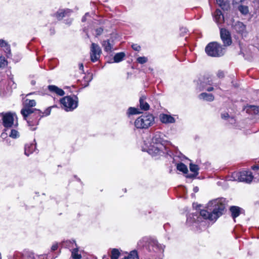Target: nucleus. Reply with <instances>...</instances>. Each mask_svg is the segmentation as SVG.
I'll use <instances>...</instances> for the list:
<instances>
[{
	"instance_id": "nucleus-50",
	"label": "nucleus",
	"mask_w": 259,
	"mask_h": 259,
	"mask_svg": "<svg viewBox=\"0 0 259 259\" xmlns=\"http://www.w3.org/2000/svg\"><path fill=\"white\" fill-rule=\"evenodd\" d=\"M231 120H232V121H234V119H233V118H231Z\"/></svg>"
},
{
	"instance_id": "nucleus-35",
	"label": "nucleus",
	"mask_w": 259,
	"mask_h": 259,
	"mask_svg": "<svg viewBox=\"0 0 259 259\" xmlns=\"http://www.w3.org/2000/svg\"><path fill=\"white\" fill-rule=\"evenodd\" d=\"M148 59L145 57H140L137 58V61L140 64H144L147 62Z\"/></svg>"
},
{
	"instance_id": "nucleus-17",
	"label": "nucleus",
	"mask_w": 259,
	"mask_h": 259,
	"mask_svg": "<svg viewBox=\"0 0 259 259\" xmlns=\"http://www.w3.org/2000/svg\"><path fill=\"white\" fill-rule=\"evenodd\" d=\"M214 18L216 23L219 24L222 23L224 21V16L221 10H217L214 14Z\"/></svg>"
},
{
	"instance_id": "nucleus-25",
	"label": "nucleus",
	"mask_w": 259,
	"mask_h": 259,
	"mask_svg": "<svg viewBox=\"0 0 259 259\" xmlns=\"http://www.w3.org/2000/svg\"><path fill=\"white\" fill-rule=\"evenodd\" d=\"M216 2L223 9H227L228 6V0H216Z\"/></svg>"
},
{
	"instance_id": "nucleus-39",
	"label": "nucleus",
	"mask_w": 259,
	"mask_h": 259,
	"mask_svg": "<svg viewBox=\"0 0 259 259\" xmlns=\"http://www.w3.org/2000/svg\"><path fill=\"white\" fill-rule=\"evenodd\" d=\"M103 31V28L100 27V28H97L96 29V35H101L102 32Z\"/></svg>"
},
{
	"instance_id": "nucleus-31",
	"label": "nucleus",
	"mask_w": 259,
	"mask_h": 259,
	"mask_svg": "<svg viewBox=\"0 0 259 259\" xmlns=\"http://www.w3.org/2000/svg\"><path fill=\"white\" fill-rule=\"evenodd\" d=\"M140 113L139 109L134 107H130L128 109V114L130 115L137 114Z\"/></svg>"
},
{
	"instance_id": "nucleus-40",
	"label": "nucleus",
	"mask_w": 259,
	"mask_h": 259,
	"mask_svg": "<svg viewBox=\"0 0 259 259\" xmlns=\"http://www.w3.org/2000/svg\"><path fill=\"white\" fill-rule=\"evenodd\" d=\"M8 44L4 40L0 39V47H5Z\"/></svg>"
},
{
	"instance_id": "nucleus-26",
	"label": "nucleus",
	"mask_w": 259,
	"mask_h": 259,
	"mask_svg": "<svg viewBox=\"0 0 259 259\" xmlns=\"http://www.w3.org/2000/svg\"><path fill=\"white\" fill-rule=\"evenodd\" d=\"M63 245L67 248H71L73 247L74 246H76V244L73 240H66L63 242Z\"/></svg>"
},
{
	"instance_id": "nucleus-30",
	"label": "nucleus",
	"mask_w": 259,
	"mask_h": 259,
	"mask_svg": "<svg viewBox=\"0 0 259 259\" xmlns=\"http://www.w3.org/2000/svg\"><path fill=\"white\" fill-rule=\"evenodd\" d=\"M9 135L10 137L13 139H16L19 137L20 135L19 132L15 130H11L9 134Z\"/></svg>"
},
{
	"instance_id": "nucleus-33",
	"label": "nucleus",
	"mask_w": 259,
	"mask_h": 259,
	"mask_svg": "<svg viewBox=\"0 0 259 259\" xmlns=\"http://www.w3.org/2000/svg\"><path fill=\"white\" fill-rule=\"evenodd\" d=\"M239 11L243 14L246 15L248 13V8L247 6H240L238 7Z\"/></svg>"
},
{
	"instance_id": "nucleus-19",
	"label": "nucleus",
	"mask_w": 259,
	"mask_h": 259,
	"mask_svg": "<svg viewBox=\"0 0 259 259\" xmlns=\"http://www.w3.org/2000/svg\"><path fill=\"white\" fill-rule=\"evenodd\" d=\"M199 97L201 99H204L208 101H212L214 99V97L211 94L203 93L199 95Z\"/></svg>"
},
{
	"instance_id": "nucleus-13",
	"label": "nucleus",
	"mask_w": 259,
	"mask_h": 259,
	"mask_svg": "<svg viewBox=\"0 0 259 259\" xmlns=\"http://www.w3.org/2000/svg\"><path fill=\"white\" fill-rule=\"evenodd\" d=\"M160 120L163 123H173L176 120L174 117L166 114H161L159 116Z\"/></svg>"
},
{
	"instance_id": "nucleus-42",
	"label": "nucleus",
	"mask_w": 259,
	"mask_h": 259,
	"mask_svg": "<svg viewBox=\"0 0 259 259\" xmlns=\"http://www.w3.org/2000/svg\"><path fill=\"white\" fill-rule=\"evenodd\" d=\"M39 259H48V256L47 255H40L39 256Z\"/></svg>"
},
{
	"instance_id": "nucleus-7",
	"label": "nucleus",
	"mask_w": 259,
	"mask_h": 259,
	"mask_svg": "<svg viewBox=\"0 0 259 259\" xmlns=\"http://www.w3.org/2000/svg\"><path fill=\"white\" fill-rule=\"evenodd\" d=\"M60 102L66 111H71L77 107L78 98L76 96H66L61 99Z\"/></svg>"
},
{
	"instance_id": "nucleus-3",
	"label": "nucleus",
	"mask_w": 259,
	"mask_h": 259,
	"mask_svg": "<svg viewBox=\"0 0 259 259\" xmlns=\"http://www.w3.org/2000/svg\"><path fill=\"white\" fill-rule=\"evenodd\" d=\"M36 102L34 100L26 99L25 101L24 107L21 110V113L23 118L27 121L28 120H32L34 117V113L37 109L32 108V107L35 106Z\"/></svg>"
},
{
	"instance_id": "nucleus-23",
	"label": "nucleus",
	"mask_w": 259,
	"mask_h": 259,
	"mask_svg": "<svg viewBox=\"0 0 259 259\" xmlns=\"http://www.w3.org/2000/svg\"><path fill=\"white\" fill-rule=\"evenodd\" d=\"M69 10H61L57 12L56 17L59 19H62L63 17L66 16L68 13H70Z\"/></svg>"
},
{
	"instance_id": "nucleus-46",
	"label": "nucleus",
	"mask_w": 259,
	"mask_h": 259,
	"mask_svg": "<svg viewBox=\"0 0 259 259\" xmlns=\"http://www.w3.org/2000/svg\"><path fill=\"white\" fill-rule=\"evenodd\" d=\"M258 168H259V167L258 166H252V169L253 170L258 169Z\"/></svg>"
},
{
	"instance_id": "nucleus-15",
	"label": "nucleus",
	"mask_w": 259,
	"mask_h": 259,
	"mask_svg": "<svg viewBox=\"0 0 259 259\" xmlns=\"http://www.w3.org/2000/svg\"><path fill=\"white\" fill-rule=\"evenodd\" d=\"M48 89L52 93H55L57 95L62 96L65 94L64 91L55 85H49Z\"/></svg>"
},
{
	"instance_id": "nucleus-51",
	"label": "nucleus",
	"mask_w": 259,
	"mask_h": 259,
	"mask_svg": "<svg viewBox=\"0 0 259 259\" xmlns=\"http://www.w3.org/2000/svg\"><path fill=\"white\" fill-rule=\"evenodd\" d=\"M31 94H27V96H29V95H30Z\"/></svg>"
},
{
	"instance_id": "nucleus-1",
	"label": "nucleus",
	"mask_w": 259,
	"mask_h": 259,
	"mask_svg": "<svg viewBox=\"0 0 259 259\" xmlns=\"http://www.w3.org/2000/svg\"><path fill=\"white\" fill-rule=\"evenodd\" d=\"M225 207L226 199L218 198L209 201L207 204V208L210 212L203 209L200 211V214L204 219L215 221L224 213Z\"/></svg>"
},
{
	"instance_id": "nucleus-21",
	"label": "nucleus",
	"mask_w": 259,
	"mask_h": 259,
	"mask_svg": "<svg viewBox=\"0 0 259 259\" xmlns=\"http://www.w3.org/2000/svg\"><path fill=\"white\" fill-rule=\"evenodd\" d=\"M230 211L232 213V217L235 219L238 217L240 214V208L238 206H231L230 207Z\"/></svg>"
},
{
	"instance_id": "nucleus-28",
	"label": "nucleus",
	"mask_w": 259,
	"mask_h": 259,
	"mask_svg": "<svg viewBox=\"0 0 259 259\" xmlns=\"http://www.w3.org/2000/svg\"><path fill=\"white\" fill-rule=\"evenodd\" d=\"M123 259H139L138 253L135 250L132 251L128 256L124 257Z\"/></svg>"
},
{
	"instance_id": "nucleus-37",
	"label": "nucleus",
	"mask_w": 259,
	"mask_h": 259,
	"mask_svg": "<svg viewBox=\"0 0 259 259\" xmlns=\"http://www.w3.org/2000/svg\"><path fill=\"white\" fill-rule=\"evenodd\" d=\"M4 48L5 52L7 54V55H10L11 53V49L10 46L7 44Z\"/></svg>"
},
{
	"instance_id": "nucleus-29",
	"label": "nucleus",
	"mask_w": 259,
	"mask_h": 259,
	"mask_svg": "<svg viewBox=\"0 0 259 259\" xmlns=\"http://www.w3.org/2000/svg\"><path fill=\"white\" fill-rule=\"evenodd\" d=\"M120 252L117 249H113L111 250V259H118L119 256Z\"/></svg>"
},
{
	"instance_id": "nucleus-8",
	"label": "nucleus",
	"mask_w": 259,
	"mask_h": 259,
	"mask_svg": "<svg viewBox=\"0 0 259 259\" xmlns=\"http://www.w3.org/2000/svg\"><path fill=\"white\" fill-rule=\"evenodd\" d=\"M252 179L253 176L250 171H242L240 172H233L230 180L249 183L252 181Z\"/></svg>"
},
{
	"instance_id": "nucleus-48",
	"label": "nucleus",
	"mask_w": 259,
	"mask_h": 259,
	"mask_svg": "<svg viewBox=\"0 0 259 259\" xmlns=\"http://www.w3.org/2000/svg\"><path fill=\"white\" fill-rule=\"evenodd\" d=\"M79 69H80V70H83V64H82V63H81V64H79Z\"/></svg>"
},
{
	"instance_id": "nucleus-6",
	"label": "nucleus",
	"mask_w": 259,
	"mask_h": 259,
	"mask_svg": "<svg viewBox=\"0 0 259 259\" xmlns=\"http://www.w3.org/2000/svg\"><path fill=\"white\" fill-rule=\"evenodd\" d=\"M15 117L16 118V115L15 113H7L3 115V123L6 129L5 130V132L1 135L2 138H5L8 134L7 132L8 131L9 128L12 127L13 125H18L17 121L14 123Z\"/></svg>"
},
{
	"instance_id": "nucleus-4",
	"label": "nucleus",
	"mask_w": 259,
	"mask_h": 259,
	"mask_svg": "<svg viewBox=\"0 0 259 259\" xmlns=\"http://www.w3.org/2000/svg\"><path fill=\"white\" fill-rule=\"evenodd\" d=\"M154 123V117L151 114L142 115L135 121V126L138 129H147Z\"/></svg>"
},
{
	"instance_id": "nucleus-24",
	"label": "nucleus",
	"mask_w": 259,
	"mask_h": 259,
	"mask_svg": "<svg viewBox=\"0 0 259 259\" xmlns=\"http://www.w3.org/2000/svg\"><path fill=\"white\" fill-rule=\"evenodd\" d=\"M125 54L124 53L121 52L117 53L114 57V61L116 63L119 62L122 60Z\"/></svg>"
},
{
	"instance_id": "nucleus-43",
	"label": "nucleus",
	"mask_w": 259,
	"mask_h": 259,
	"mask_svg": "<svg viewBox=\"0 0 259 259\" xmlns=\"http://www.w3.org/2000/svg\"><path fill=\"white\" fill-rule=\"evenodd\" d=\"M57 248H58V245L54 244L52 245L51 249L53 251H55L57 249Z\"/></svg>"
},
{
	"instance_id": "nucleus-32",
	"label": "nucleus",
	"mask_w": 259,
	"mask_h": 259,
	"mask_svg": "<svg viewBox=\"0 0 259 259\" xmlns=\"http://www.w3.org/2000/svg\"><path fill=\"white\" fill-rule=\"evenodd\" d=\"M190 169L191 171L194 172L196 175L198 174V171L199 169L198 166L197 165L190 164Z\"/></svg>"
},
{
	"instance_id": "nucleus-12",
	"label": "nucleus",
	"mask_w": 259,
	"mask_h": 259,
	"mask_svg": "<svg viewBox=\"0 0 259 259\" xmlns=\"http://www.w3.org/2000/svg\"><path fill=\"white\" fill-rule=\"evenodd\" d=\"M232 28L237 33L242 34L245 30L246 26L242 22L237 21L233 24Z\"/></svg>"
},
{
	"instance_id": "nucleus-5",
	"label": "nucleus",
	"mask_w": 259,
	"mask_h": 259,
	"mask_svg": "<svg viewBox=\"0 0 259 259\" xmlns=\"http://www.w3.org/2000/svg\"><path fill=\"white\" fill-rule=\"evenodd\" d=\"M205 52L209 56L219 57L225 53V49L217 42L209 43L205 47Z\"/></svg>"
},
{
	"instance_id": "nucleus-52",
	"label": "nucleus",
	"mask_w": 259,
	"mask_h": 259,
	"mask_svg": "<svg viewBox=\"0 0 259 259\" xmlns=\"http://www.w3.org/2000/svg\"><path fill=\"white\" fill-rule=\"evenodd\" d=\"M32 130H35V128H33V129H32Z\"/></svg>"
},
{
	"instance_id": "nucleus-41",
	"label": "nucleus",
	"mask_w": 259,
	"mask_h": 259,
	"mask_svg": "<svg viewBox=\"0 0 259 259\" xmlns=\"http://www.w3.org/2000/svg\"><path fill=\"white\" fill-rule=\"evenodd\" d=\"M222 118L224 119H226L227 118H229V116L228 113H225L224 114H222Z\"/></svg>"
},
{
	"instance_id": "nucleus-38",
	"label": "nucleus",
	"mask_w": 259,
	"mask_h": 259,
	"mask_svg": "<svg viewBox=\"0 0 259 259\" xmlns=\"http://www.w3.org/2000/svg\"><path fill=\"white\" fill-rule=\"evenodd\" d=\"M132 47L133 50L136 51H139L141 49V47L137 44H133Z\"/></svg>"
},
{
	"instance_id": "nucleus-18",
	"label": "nucleus",
	"mask_w": 259,
	"mask_h": 259,
	"mask_svg": "<svg viewBox=\"0 0 259 259\" xmlns=\"http://www.w3.org/2000/svg\"><path fill=\"white\" fill-rule=\"evenodd\" d=\"M246 112L249 114H257L259 113V107L254 105H249L246 107Z\"/></svg>"
},
{
	"instance_id": "nucleus-20",
	"label": "nucleus",
	"mask_w": 259,
	"mask_h": 259,
	"mask_svg": "<svg viewBox=\"0 0 259 259\" xmlns=\"http://www.w3.org/2000/svg\"><path fill=\"white\" fill-rule=\"evenodd\" d=\"M102 47L104 48V51L107 52H110L111 51L112 46L109 40H104L102 42Z\"/></svg>"
},
{
	"instance_id": "nucleus-49",
	"label": "nucleus",
	"mask_w": 259,
	"mask_h": 259,
	"mask_svg": "<svg viewBox=\"0 0 259 259\" xmlns=\"http://www.w3.org/2000/svg\"><path fill=\"white\" fill-rule=\"evenodd\" d=\"M31 83L32 84H35V82L34 81H32Z\"/></svg>"
},
{
	"instance_id": "nucleus-10",
	"label": "nucleus",
	"mask_w": 259,
	"mask_h": 259,
	"mask_svg": "<svg viewBox=\"0 0 259 259\" xmlns=\"http://www.w3.org/2000/svg\"><path fill=\"white\" fill-rule=\"evenodd\" d=\"M102 50L100 46L95 43H92L90 48V58L93 62H97L100 58Z\"/></svg>"
},
{
	"instance_id": "nucleus-44",
	"label": "nucleus",
	"mask_w": 259,
	"mask_h": 259,
	"mask_svg": "<svg viewBox=\"0 0 259 259\" xmlns=\"http://www.w3.org/2000/svg\"><path fill=\"white\" fill-rule=\"evenodd\" d=\"M89 15V13H86L82 18V21L84 22L86 20V17Z\"/></svg>"
},
{
	"instance_id": "nucleus-36",
	"label": "nucleus",
	"mask_w": 259,
	"mask_h": 259,
	"mask_svg": "<svg viewBox=\"0 0 259 259\" xmlns=\"http://www.w3.org/2000/svg\"><path fill=\"white\" fill-rule=\"evenodd\" d=\"M217 76L220 78H222L225 76L224 71L223 70H219L217 73Z\"/></svg>"
},
{
	"instance_id": "nucleus-34",
	"label": "nucleus",
	"mask_w": 259,
	"mask_h": 259,
	"mask_svg": "<svg viewBox=\"0 0 259 259\" xmlns=\"http://www.w3.org/2000/svg\"><path fill=\"white\" fill-rule=\"evenodd\" d=\"M7 61L4 57H0V68H4L7 65Z\"/></svg>"
},
{
	"instance_id": "nucleus-27",
	"label": "nucleus",
	"mask_w": 259,
	"mask_h": 259,
	"mask_svg": "<svg viewBox=\"0 0 259 259\" xmlns=\"http://www.w3.org/2000/svg\"><path fill=\"white\" fill-rule=\"evenodd\" d=\"M177 168L178 170L185 174H186L188 172V168L187 166L183 163L178 164Z\"/></svg>"
},
{
	"instance_id": "nucleus-22",
	"label": "nucleus",
	"mask_w": 259,
	"mask_h": 259,
	"mask_svg": "<svg viewBox=\"0 0 259 259\" xmlns=\"http://www.w3.org/2000/svg\"><path fill=\"white\" fill-rule=\"evenodd\" d=\"M71 257L72 259H81V255L78 253V249L76 247L71 250Z\"/></svg>"
},
{
	"instance_id": "nucleus-16",
	"label": "nucleus",
	"mask_w": 259,
	"mask_h": 259,
	"mask_svg": "<svg viewBox=\"0 0 259 259\" xmlns=\"http://www.w3.org/2000/svg\"><path fill=\"white\" fill-rule=\"evenodd\" d=\"M146 97L145 96H142L139 100L140 107L141 110H148L150 108L149 104L146 101Z\"/></svg>"
},
{
	"instance_id": "nucleus-45",
	"label": "nucleus",
	"mask_w": 259,
	"mask_h": 259,
	"mask_svg": "<svg viewBox=\"0 0 259 259\" xmlns=\"http://www.w3.org/2000/svg\"><path fill=\"white\" fill-rule=\"evenodd\" d=\"M199 191V188L197 186L193 188V191L194 193H197Z\"/></svg>"
},
{
	"instance_id": "nucleus-47",
	"label": "nucleus",
	"mask_w": 259,
	"mask_h": 259,
	"mask_svg": "<svg viewBox=\"0 0 259 259\" xmlns=\"http://www.w3.org/2000/svg\"><path fill=\"white\" fill-rule=\"evenodd\" d=\"M213 90V88L212 87H209L206 90L208 92H210V91H212V90Z\"/></svg>"
},
{
	"instance_id": "nucleus-14",
	"label": "nucleus",
	"mask_w": 259,
	"mask_h": 259,
	"mask_svg": "<svg viewBox=\"0 0 259 259\" xmlns=\"http://www.w3.org/2000/svg\"><path fill=\"white\" fill-rule=\"evenodd\" d=\"M36 149V144L35 140L33 141V143L26 144L25 146V154L27 156H29L30 154L32 153Z\"/></svg>"
},
{
	"instance_id": "nucleus-11",
	"label": "nucleus",
	"mask_w": 259,
	"mask_h": 259,
	"mask_svg": "<svg viewBox=\"0 0 259 259\" xmlns=\"http://www.w3.org/2000/svg\"><path fill=\"white\" fill-rule=\"evenodd\" d=\"M220 35L224 46H230L232 44L231 34L228 30L225 28H221Z\"/></svg>"
},
{
	"instance_id": "nucleus-9",
	"label": "nucleus",
	"mask_w": 259,
	"mask_h": 259,
	"mask_svg": "<svg viewBox=\"0 0 259 259\" xmlns=\"http://www.w3.org/2000/svg\"><path fill=\"white\" fill-rule=\"evenodd\" d=\"M51 112V107L48 108L44 112L39 110H36L34 113V117L32 120H28V124L29 126L36 125L38 124L39 120L44 116H48L50 114Z\"/></svg>"
},
{
	"instance_id": "nucleus-2",
	"label": "nucleus",
	"mask_w": 259,
	"mask_h": 259,
	"mask_svg": "<svg viewBox=\"0 0 259 259\" xmlns=\"http://www.w3.org/2000/svg\"><path fill=\"white\" fill-rule=\"evenodd\" d=\"M163 140L161 137L159 133L154 134L151 139V142L149 144L144 141L145 147H143V150L146 151L152 156L162 155L165 154L166 150L165 146L164 145Z\"/></svg>"
}]
</instances>
